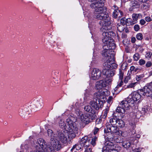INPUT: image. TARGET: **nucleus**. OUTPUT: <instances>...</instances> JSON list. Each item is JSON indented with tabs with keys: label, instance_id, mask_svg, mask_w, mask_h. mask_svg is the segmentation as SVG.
Returning <instances> with one entry per match:
<instances>
[{
	"label": "nucleus",
	"instance_id": "obj_61",
	"mask_svg": "<svg viewBox=\"0 0 152 152\" xmlns=\"http://www.w3.org/2000/svg\"><path fill=\"white\" fill-rule=\"evenodd\" d=\"M142 149L140 148H136L134 149V152H140L141 151Z\"/></svg>",
	"mask_w": 152,
	"mask_h": 152
},
{
	"label": "nucleus",
	"instance_id": "obj_28",
	"mask_svg": "<svg viewBox=\"0 0 152 152\" xmlns=\"http://www.w3.org/2000/svg\"><path fill=\"white\" fill-rule=\"evenodd\" d=\"M96 126L99 128H101L102 127V119L100 118H97L96 120Z\"/></svg>",
	"mask_w": 152,
	"mask_h": 152
},
{
	"label": "nucleus",
	"instance_id": "obj_40",
	"mask_svg": "<svg viewBox=\"0 0 152 152\" xmlns=\"http://www.w3.org/2000/svg\"><path fill=\"white\" fill-rule=\"evenodd\" d=\"M118 75L119 76V78L120 80H122L124 76V73L121 69H119Z\"/></svg>",
	"mask_w": 152,
	"mask_h": 152
},
{
	"label": "nucleus",
	"instance_id": "obj_16",
	"mask_svg": "<svg viewBox=\"0 0 152 152\" xmlns=\"http://www.w3.org/2000/svg\"><path fill=\"white\" fill-rule=\"evenodd\" d=\"M140 93L144 96H151L152 94V90L148 85L145 86L142 89L140 90Z\"/></svg>",
	"mask_w": 152,
	"mask_h": 152
},
{
	"label": "nucleus",
	"instance_id": "obj_3",
	"mask_svg": "<svg viewBox=\"0 0 152 152\" xmlns=\"http://www.w3.org/2000/svg\"><path fill=\"white\" fill-rule=\"evenodd\" d=\"M48 146V152H56L55 150L58 151L61 148L60 142L56 139L52 138H50Z\"/></svg>",
	"mask_w": 152,
	"mask_h": 152
},
{
	"label": "nucleus",
	"instance_id": "obj_12",
	"mask_svg": "<svg viewBox=\"0 0 152 152\" xmlns=\"http://www.w3.org/2000/svg\"><path fill=\"white\" fill-rule=\"evenodd\" d=\"M120 105L124 108L125 110H128L130 107L134 106L133 101L131 100L128 98L126 100L122 101L120 103Z\"/></svg>",
	"mask_w": 152,
	"mask_h": 152
},
{
	"label": "nucleus",
	"instance_id": "obj_2",
	"mask_svg": "<svg viewBox=\"0 0 152 152\" xmlns=\"http://www.w3.org/2000/svg\"><path fill=\"white\" fill-rule=\"evenodd\" d=\"M100 94L99 93H96L94 94V97L96 99H94V100L90 102V104L94 109L96 110H99L103 107V101L100 100Z\"/></svg>",
	"mask_w": 152,
	"mask_h": 152
},
{
	"label": "nucleus",
	"instance_id": "obj_34",
	"mask_svg": "<svg viewBox=\"0 0 152 152\" xmlns=\"http://www.w3.org/2000/svg\"><path fill=\"white\" fill-rule=\"evenodd\" d=\"M111 40H110L109 42H108L109 47L110 50L114 51L113 50L115 49L116 48L115 45L114 43L111 42Z\"/></svg>",
	"mask_w": 152,
	"mask_h": 152
},
{
	"label": "nucleus",
	"instance_id": "obj_9",
	"mask_svg": "<svg viewBox=\"0 0 152 152\" xmlns=\"http://www.w3.org/2000/svg\"><path fill=\"white\" fill-rule=\"evenodd\" d=\"M104 8H100L99 9H95L94 15L95 18L97 20H102L105 17L106 15L108 14L107 12H104Z\"/></svg>",
	"mask_w": 152,
	"mask_h": 152
},
{
	"label": "nucleus",
	"instance_id": "obj_44",
	"mask_svg": "<svg viewBox=\"0 0 152 152\" xmlns=\"http://www.w3.org/2000/svg\"><path fill=\"white\" fill-rule=\"evenodd\" d=\"M136 38L138 40H141L143 39V36L141 33H139L136 35Z\"/></svg>",
	"mask_w": 152,
	"mask_h": 152
},
{
	"label": "nucleus",
	"instance_id": "obj_14",
	"mask_svg": "<svg viewBox=\"0 0 152 152\" xmlns=\"http://www.w3.org/2000/svg\"><path fill=\"white\" fill-rule=\"evenodd\" d=\"M56 134L58 138L63 143H65L67 142V134L63 131H57Z\"/></svg>",
	"mask_w": 152,
	"mask_h": 152
},
{
	"label": "nucleus",
	"instance_id": "obj_5",
	"mask_svg": "<svg viewBox=\"0 0 152 152\" xmlns=\"http://www.w3.org/2000/svg\"><path fill=\"white\" fill-rule=\"evenodd\" d=\"M101 30L102 32V40L103 43L107 44L109 42V40H111V36H113L115 34L114 32L111 31V29L107 30L103 28H101Z\"/></svg>",
	"mask_w": 152,
	"mask_h": 152
},
{
	"label": "nucleus",
	"instance_id": "obj_32",
	"mask_svg": "<svg viewBox=\"0 0 152 152\" xmlns=\"http://www.w3.org/2000/svg\"><path fill=\"white\" fill-rule=\"evenodd\" d=\"M116 126L117 127H123L124 126V124L123 121L121 120L118 119Z\"/></svg>",
	"mask_w": 152,
	"mask_h": 152
},
{
	"label": "nucleus",
	"instance_id": "obj_11",
	"mask_svg": "<svg viewBox=\"0 0 152 152\" xmlns=\"http://www.w3.org/2000/svg\"><path fill=\"white\" fill-rule=\"evenodd\" d=\"M103 43V49L104 50L102 51V54L103 56L109 58L110 57L111 53H113L114 54H115L114 51L110 50L109 47L108 43L106 44L105 42Z\"/></svg>",
	"mask_w": 152,
	"mask_h": 152
},
{
	"label": "nucleus",
	"instance_id": "obj_7",
	"mask_svg": "<svg viewBox=\"0 0 152 152\" xmlns=\"http://www.w3.org/2000/svg\"><path fill=\"white\" fill-rule=\"evenodd\" d=\"M115 54L111 53L110 57L107 61L103 64V66L106 67L107 68H116L117 67V65L114 63L115 61L114 56Z\"/></svg>",
	"mask_w": 152,
	"mask_h": 152
},
{
	"label": "nucleus",
	"instance_id": "obj_21",
	"mask_svg": "<svg viewBox=\"0 0 152 152\" xmlns=\"http://www.w3.org/2000/svg\"><path fill=\"white\" fill-rule=\"evenodd\" d=\"M105 69H104L102 72L104 75L106 76L107 77L110 78L114 75L115 74L114 71L108 70V68H107L106 67H105Z\"/></svg>",
	"mask_w": 152,
	"mask_h": 152
},
{
	"label": "nucleus",
	"instance_id": "obj_56",
	"mask_svg": "<svg viewBox=\"0 0 152 152\" xmlns=\"http://www.w3.org/2000/svg\"><path fill=\"white\" fill-rule=\"evenodd\" d=\"M131 77L129 76L126 77L124 79V81L125 83H126L128 82V81L130 79Z\"/></svg>",
	"mask_w": 152,
	"mask_h": 152
},
{
	"label": "nucleus",
	"instance_id": "obj_24",
	"mask_svg": "<svg viewBox=\"0 0 152 152\" xmlns=\"http://www.w3.org/2000/svg\"><path fill=\"white\" fill-rule=\"evenodd\" d=\"M90 138H88L87 136H85L80 139V143L82 145V147L85 145L87 142L90 141Z\"/></svg>",
	"mask_w": 152,
	"mask_h": 152
},
{
	"label": "nucleus",
	"instance_id": "obj_20",
	"mask_svg": "<svg viewBox=\"0 0 152 152\" xmlns=\"http://www.w3.org/2000/svg\"><path fill=\"white\" fill-rule=\"evenodd\" d=\"M106 87V83H105L104 80H102L96 83L95 88L97 90H100Z\"/></svg>",
	"mask_w": 152,
	"mask_h": 152
},
{
	"label": "nucleus",
	"instance_id": "obj_52",
	"mask_svg": "<svg viewBox=\"0 0 152 152\" xmlns=\"http://www.w3.org/2000/svg\"><path fill=\"white\" fill-rule=\"evenodd\" d=\"M134 28L135 31H137L140 30V27L138 24H136L134 26Z\"/></svg>",
	"mask_w": 152,
	"mask_h": 152
},
{
	"label": "nucleus",
	"instance_id": "obj_55",
	"mask_svg": "<svg viewBox=\"0 0 152 152\" xmlns=\"http://www.w3.org/2000/svg\"><path fill=\"white\" fill-rule=\"evenodd\" d=\"M145 19L146 21L148 22L151 21L152 20L151 18L149 16H147L145 17Z\"/></svg>",
	"mask_w": 152,
	"mask_h": 152
},
{
	"label": "nucleus",
	"instance_id": "obj_50",
	"mask_svg": "<svg viewBox=\"0 0 152 152\" xmlns=\"http://www.w3.org/2000/svg\"><path fill=\"white\" fill-rule=\"evenodd\" d=\"M109 110L108 108L105 109L104 110V114L103 116V118H105L107 114V113L108 112Z\"/></svg>",
	"mask_w": 152,
	"mask_h": 152
},
{
	"label": "nucleus",
	"instance_id": "obj_30",
	"mask_svg": "<svg viewBox=\"0 0 152 152\" xmlns=\"http://www.w3.org/2000/svg\"><path fill=\"white\" fill-rule=\"evenodd\" d=\"M116 117H114L110 119V122L111 126H116L118 119Z\"/></svg>",
	"mask_w": 152,
	"mask_h": 152
},
{
	"label": "nucleus",
	"instance_id": "obj_33",
	"mask_svg": "<svg viewBox=\"0 0 152 152\" xmlns=\"http://www.w3.org/2000/svg\"><path fill=\"white\" fill-rule=\"evenodd\" d=\"M139 15L137 14H133L132 15V18L133 20V23L134 24L137 23V21L138 20Z\"/></svg>",
	"mask_w": 152,
	"mask_h": 152
},
{
	"label": "nucleus",
	"instance_id": "obj_6",
	"mask_svg": "<svg viewBox=\"0 0 152 152\" xmlns=\"http://www.w3.org/2000/svg\"><path fill=\"white\" fill-rule=\"evenodd\" d=\"M104 18V19L100 20L99 22V24L102 26L101 28L107 30L111 29L112 28L111 21L108 14L106 15Z\"/></svg>",
	"mask_w": 152,
	"mask_h": 152
},
{
	"label": "nucleus",
	"instance_id": "obj_18",
	"mask_svg": "<svg viewBox=\"0 0 152 152\" xmlns=\"http://www.w3.org/2000/svg\"><path fill=\"white\" fill-rule=\"evenodd\" d=\"M33 105H30L29 106L26 107L24 108H21L19 110V113L20 115L22 116L28 115L29 112L31 111Z\"/></svg>",
	"mask_w": 152,
	"mask_h": 152
},
{
	"label": "nucleus",
	"instance_id": "obj_17",
	"mask_svg": "<svg viewBox=\"0 0 152 152\" xmlns=\"http://www.w3.org/2000/svg\"><path fill=\"white\" fill-rule=\"evenodd\" d=\"M141 95H142L140 93V90H138L137 92H134L132 94V98H129L131 100H132L133 101V104L134 102L138 101V102L140 101L141 99Z\"/></svg>",
	"mask_w": 152,
	"mask_h": 152
},
{
	"label": "nucleus",
	"instance_id": "obj_63",
	"mask_svg": "<svg viewBox=\"0 0 152 152\" xmlns=\"http://www.w3.org/2000/svg\"><path fill=\"white\" fill-rule=\"evenodd\" d=\"M135 67L133 66H132L130 67V70L131 71H132L134 70L135 71V72L136 71V70L135 69Z\"/></svg>",
	"mask_w": 152,
	"mask_h": 152
},
{
	"label": "nucleus",
	"instance_id": "obj_25",
	"mask_svg": "<svg viewBox=\"0 0 152 152\" xmlns=\"http://www.w3.org/2000/svg\"><path fill=\"white\" fill-rule=\"evenodd\" d=\"M140 4H138V3L136 1H133L131 3V7L130 9L132 10L135 8H138L140 7Z\"/></svg>",
	"mask_w": 152,
	"mask_h": 152
},
{
	"label": "nucleus",
	"instance_id": "obj_38",
	"mask_svg": "<svg viewBox=\"0 0 152 152\" xmlns=\"http://www.w3.org/2000/svg\"><path fill=\"white\" fill-rule=\"evenodd\" d=\"M91 139H90V141H88L86 142L85 145H83L82 147L84 148L85 150L88 149V148H91Z\"/></svg>",
	"mask_w": 152,
	"mask_h": 152
},
{
	"label": "nucleus",
	"instance_id": "obj_58",
	"mask_svg": "<svg viewBox=\"0 0 152 152\" xmlns=\"http://www.w3.org/2000/svg\"><path fill=\"white\" fill-rule=\"evenodd\" d=\"M140 24L141 25H144L145 23L146 22H145V21L144 20V19H141L140 20Z\"/></svg>",
	"mask_w": 152,
	"mask_h": 152
},
{
	"label": "nucleus",
	"instance_id": "obj_49",
	"mask_svg": "<svg viewBox=\"0 0 152 152\" xmlns=\"http://www.w3.org/2000/svg\"><path fill=\"white\" fill-rule=\"evenodd\" d=\"M101 128H99L97 126H96L94 129V134L95 135L96 134H97L98 132L99 131V129H100Z\"/></svg>",
	"mask_w": 152,
	"mask_h": 152
},
{
	"label": "nucleus",
	"instance_id": "obj_4",
	"mask_svg": "<svg viewBox=\"0 0 152 152\" xmlns=\"http://www.w3.org/2000/svg\"><path fill=\"white\" fill-rule=\"evenodd\" d=\"M76 121V118L71 115L68 117V118L66 119V124L64 123L63 121L61 120L59 122V126L60 127L66 130L68 129L70 126Z\"/></svg>",
	"mask_w": 152,
	"mask_h": 152
},
{
	"label": "nucleus",
	"instance_id": "obj_36",
	"mask_svg": "<svg viewBox=\"0 0 152 152\" xmlns=\"http://www.w3.org/2000/svg\"><path fill=\"white\" fill-rule=\"evenodd\" d=\"M82 147V145L80 143L79 144H76L74 145L71 149V151H73L75 148H76V150H78L80 149Z\"/></svg>",
	"mask_w": 152,
	"mask_h": 152
},
{
	"label": "nucleus",
	"instance_id": "obj_1",
	"mask_svg": "<svg viewBox=\"0 0 152 152\" xmlns=\"http://www.w3.org/2000/svg\"><path fill=\"white\" fill-rule=\"evenodd\" d=\"M34 147L35 149L31 152H45L48 151V144L46 145L45 140L42 138H40L34 142Z\"/></svg>",
	"mask_w": 152,
	"mask_h": 152
},
{
	"label": "nucleus",
	"instance_id": "obj_22",
	"mask_svg": "<svg viewBox=\"0 0 152 152\" xmlns=\"http://www.w3.org/2000/svg\"><path fill=\"white\" fill-rule=\"evenodd\" d=\"M81 121L86 124H88L90 121L89 118L86 114H82L81 116Z\"/></svg>",
	"mask_w": 152,
	"mask_h": 152
},
{
	"label": "nucleus",
	"instance_id": "obj_64",
	"mask_svg": "<svg viewBox=\"0 0 152 152\" xmlns=\"http://www.w3.org/2000/svg\"><path fill=\"white\" fill-rule=\"evenodd\" d=\"M136 39L134 37H132L131 39L132 42V43H134L136 41Z\"/></svg>",
	"mask_w": 152,
	"mask_h": 152
},
{
	"label": "nucleus",
	"instance_id": "obj_19",
	"mask_svg": "<svg viewBox=\"0 0 152 152\" xmlns=\"http://www.w3.org/2000/svg\"><path fill=\"white\" fill-rule=\"evenodd\" d=\"M32 105H33L32 108L33 109L34 108V106L36 108L40 109L43 105V101L41 98H37L34 100V104Z\"/></svg>",
	"mask_w": 152,
	"mask_h": 152
},
{
	"label": "nucleus",
	"instance_id": "obj_15",
	"mask_svg": "<svg viewBox=\"0 0 152 152\" xmlns=\"http://www.w3.org/2000/svg\"><path fill=\"white\" fill-rule=\"evenodd\" d=\"M101 72L99 69L94 68L93 69L91 75V78L93 80H97L101 78Z\"/></svg>",
	"mask_w": 152,
	"mask_h": 152
},
{
	"label": "nucleus",
	"instance_id": "obj_46",
	"mask_svg": "<svg viewBox=\"0 0 152 152\" xmlns=\"http://www.w3.org/2000/svg\"><path fill=\"white\" fill-rule=\"evenodd\" d=\"M140 56L138 53H136L134 54L133 56L134 60L135 61L138 60L140 58Z\"/></svg>",
	"mask_w": 152,
	"mask_h": 152
},
{
	"label": "nucleus",
	"instance_id": "obj_10",
	"mask_svg": "<svg viewBox=\"0 0 152 152\" xmlns=\"http://www.w3.org/2000/svg\"><path fill=\"white\" fill-rule=\"evenodd\" d=\"M104 132L105 133L110 132L111 133H115L118 135L121 134V131H119L116 126H111L110 124H107L106 126V128H105Z\"/></svg>",
	"mask_w": 152,
	"mask_h": 152
},
{
	"label": "nucleus",
	"instance_id": "obj_8",
	"mask_svg": "<svg viewBox=\"0 0 152 152\" xmlns=\"http://www.w3.org/2000/svg\"><path fill=\"white\" fill-rule=\"evenodd\" d=\"M70 127L66 130L68 131V137L70 138H73L76 136V134L77 133L78 128L76 125L75 122L73 124L69 126Z\"/></svg>",
	"mask_w": 152,
	"mask_h": 152
},
{
	"label": "nucleus",
	"instance_id": "obj_59",
	"mask_svg": "<svg viewBox=\"0 0 152 152\" xmlns=\"http://www.w3.org/2000/svg\"><path fill=\"white\" fill-rule=\"evenodd\" d=\"M152 65V63L150 61H148L147 62L145 65L147 67H150Z\"/></svg>",
	"mask_w": 152,
	"mask_h": 152
},
{
	"label": "nucleus",
	"instance_id": "obj_48",
	"mask_svg": "<svg viewBox=\"0 0 152 152\" xmlns=\"http://www.w3.org/2000/svg\"><path fill=\"white\" fill-rule=\"evenodd\" d=\"M113 97L111 96H109L107 100V102L109 104H111L113 102Z\"/></svg>",
	"mask_w": 152,
	"mask_h": 152
},
{
	"label": "nucleus",
	"instance_id": "obj_27",
	"mask_svg": "<svg viewBox=\"0 0 152 152\" xmlns=\"http://www.w3.org/2000/svg\"><path fill=\"white\" fill-rule=\"evenodd\" d=\"M121 142L122 146L126 148H129L131 146V142L129 140H125Z\"/></svg>",
	"mask_w": 152,
	"mask_h": 152
},
{
	"label": "nucleus",
	"instance_id": "obj_31",
	"mask_svg": "<svg viewBox=\"0 0 152 152\" xmlns=\"http://www.w3.org/2000/svg\"><path fill=\"white\" fill-rule=\"evenodd\" d=\"M116 112L118 113H121L122 114H124L125 112V109L120 105V104L119 105L116 110Z\"/></svg>",
	"mask_w": 152,
	"mask_h": 152
},
{
	"label": "nucleus",
	"instance_id": "obj_43",
	"mask_svg": "<svg viewBox=\"0 0 152 152\" xmlns=\"http://www.w3.org/2000/svg\"><path fill=\"white\" fill-rule=\"evenodd\" d=\"M112 149H109L108 147H104L102 150V152H111Z\"/></svg>",
	"mask_w": 152,
	"mask_h": 152
},
{
	"label": "nucleus",
	"instance_id": "obj_35",
	"mask_svg": "<svg viewBox=\"0 0 152 152\" xmlns=\"http://www.w3.org/2000/svg\"><path fill=\"white\" fill-rule=\"evenodd\" d=\"M117 30L121 32L123 31L124 29V26L121 25V24H117Z\"/></svg>",
	"mask_w": 152,
	"mask_h": 152
},
{
	"label": "nucleus",
	"instance_id": "obj_53",
	"mask_svg": "<svg viewBox=\"0 0 152 152\" xmlns=\"http://www.w3.org/2000/svg\"><path fill=\"white\" fill-rule=\"evenodd\" d=\"M121 137H115L114 139V140L117 143H120L121 142Z\"/></svg>",
	"mask_w": 152,
	"mask_h": 152
},
{
	"label": "nucleus",
	"instance_id": "obj_37",
	"mask_svg": "<svg viewBox=\"0 0 152 152\" xmlns=\"http://www.w3.org/2000/svg\"><path fill=\"white\" fill-rule=\"evenodd\" d=\"M48 136L50 137V138H54V134L53 131L50 129H48L47 131Z\"/></svg>",
	"mask_w": 152,
	"mask_h": 152
},
{
	"label": "nucleus",
	"instance_id": "obj_29",
	"mask_svg": "<svg viewBox=\"0 0 152 152\" xmlns=\"http://www.w3.org/2000/svg\"><path fill=\"white\" fill-rule=\"evenodd\" d=\"M123 84V82L122 80H120V81H119L118 83L117 86L115 87L114 89V90L117 93L119 92L121 90H118V88L120 87H121Z\"/></svg>",
	"mask_w": 152,
	"mask_h": 152
},
{
	"label": "nucleus",
	"instance_id": "obj_62",
	"mask_svg": "<svg viewBox=\"0 0 152 152\" xmlns=\"http://www.w3.org/2000/svg\"><path fill=\"white\" fill-rule=\"evenodd\" d=\"M84 152H93L92 151V149L91 148H88V149L85 150Z\"/></svg>",
	"mask_w": 152,
	"mask_h": 152
},
{
	"label": "nucleus",
	"instance_id": "obj_54",
	"mask_svg": "<svg viewBox=\"0 0 152 152\" xmlns=\"http://www.w3.org/2000/svg\"><path fill=\"white\" fill-rule=\"evenodd\" d=\"M145 63V61L143 59H141L139 61V63L140 65H142Z\"/></svg>",
	"mask_w": 152,
	"mask_h": 152
},
{
	"label": "nucleus",
	"instance_id": "obj_51",
	"mask_svg": "<svg viewBox=\"0 0 152 152\" xmlns=\"http://www.w3.org/2000/svg\"><path fill=\"white\" fill-rule=\"evenodd\" d=\"M125 18H122L121 20V23L123 26L125 25L126 23V21L125 20Z\"/></svg>",
	"mask_w": 152,
	"mask_h": 152
},
{
	"label": "nucleus",
	"instance_id": "obj_42",
	"mask_svg": "<svg viewBox=\"0 0 152 152\" xmlns=\"http://www.w3.org/2000/svg\"><path fill=\"white\" fill-rule=\"evenodd\" d=\"M112 81V79L111 78H109L108 77H107L106 78L105 81H104V82L105 83H106V86H107V84H110V83Z\"/></svg>",
	"mask_w": 152,
	"mask_h": 152
},
{
	"label": "nucleus",
	"instance_id": "obj_60",
	"mask_svg": "<svg viewBox=\"0 0 152 152\" xmlns=\"http://www.w3.org/2000/svg\"><path fill=\"white\" fill-rule=\"evenodd\" d=\"M112 8L114 10V11H117L119 10H118V7L114 5L112 7Z\"/></svg>",
	"mask_w": 152,
	"mask_h": 152
},
{
	"label": "nucleus",
	"instance_id": "obj_23",
	"mask_svg": "<svg viewBox=\"0 0 152 152\" xmlns=\"http://www.w3.org/2000/svg\"><path fill=\"white\" fill-rule=\"evenodd\" d=\"M123 13L121 10L117 11H114L113 13V16L114 18H120L123 15Z\"/></svg>",
	"mask_w": 152,
	"mask_h": 152
},
{
	"label": "nucleus",
	"instance_id": "obj_45",
	"mask_svg": "<svg viewBox=\"0 0 152 152\" xmlns=\"http://www.w3.org/2000/svg\"><path fill=\"white\" fill-rule=\"evenodd\" d=\"M144 75L143 74L138 75H137L136 77V79L137 81H139L142 79L144 77Z\"/></svg>",
	"mask_w": 152,
	"mask_h": 152
},
{
	"label": "nucleus",
	"instance_id": "obj_47",
	"mask_svg": "<svg viewBox=\"0 0 152 152\" xmlns=\"http://www.w3.org/2000/svg\"><path fill=\"white\" fill-rule=\"evenodd\" d=\"M89 115L91 120H94L96 118V113H91Z\"/></svg>",
	"mask_w": 152,
	"mask_h": 152
},
{
	"label": "nucleus",
	"instance_id": "obj_41",
	"mask_svg": "<svg viewBox=\"0 0 152 152\" xmlns=\"http://www.w3.org/2000/svg\"><path fill=\"white\" fill-rule=\"evenodd\" d=\"M148 107L147 105L145 106L142 108V113L145 114L148 111Z\"/></svg>",
	"mask_w": 152,
	"mask_h": 152
},
{
	"label": "nucleus",
	"instance_id": "obj_13",
	"mask_svg": "<svg viewBox=\"0 0 152 152\" xmlns=\"http://www.w3.org/2000/svg\"><path fill=\"white\" fill-rule=\"evenodd\" d=\"M104 0H99L98 1L95 3H91L90 5V7L92 8L95 9H99V8H105V10H107V8L105 7L103 8L104 6Z\"/></svg>",
	"mask_w": 152,
	"mask_h": 152
},
{
	"label": "nucleus",
	"instance_id": "obj_26",
	"mask_svg": "<svg viewBox=\"0 0 152 152\" xmlns=\"http://www.w3.org/2000/svg\"><path fill=\"white\" fill-rule=\"evenodd\" d=\"M84 109L85 110L88 112L90 113H96V111L92 109L91 107L89 105H88L85 106L84 107Z\"/></svg>",
	"mask_w": 152,
	"mask_h": 152
},
{
	"label": "nucleus",
	"instance_id": "obj_39",
	"mask_svg": "<svg viewBox=\"0 0 152 152\" xmlns=\"http://www.w3.org/2000/svg\"><path fill=\"white\" fill-rule=\"evenodd\" d=\"M97 140V137L96 136L94 138L91 139V145H95L96 143V141Z\"/></svg>",
	"mask_w": 152,
	"mask_h": 152
},
{
	"label": "nucleus",
	"instance_id": "obj_57",
	"mask_svg": "<svg viewBox=\"0 0 152 152\" xmlns=\"http://www.w3.org/2000/svg\"><path fill=\"white\" fill-rule=\"evenodd\" d=\"M136 83H131L128 86V88H133L135 86Z\"/></svg>",
	"mask_w": 152,
	"mask_h": 152
}]
</instances>
